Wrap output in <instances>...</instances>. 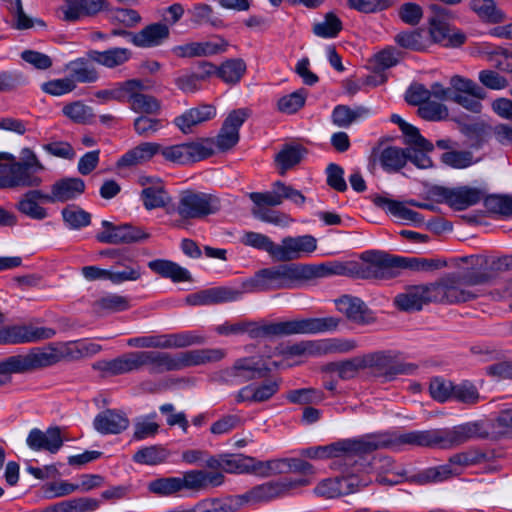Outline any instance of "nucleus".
<instances>
[{
  "mask_svg": "<svg viewBox=\"0 0 512 512\" xmlns=\"http://www.w3.org/2000/svg\"><path fill=\"white\" fill-rule=\"evenodd\" d=\"M355 270L350 266L341 262H329L319 265H303L301 264V272L303 279H309L313 277H326L331 275H357L360 278L363 270Z\"/></svg>",
  "mask_w": 512,
  "mask_h": 512,
  "instance_id": "obj_33",
  "label": "nucleus"
},
{
  "mask_svg": "<svg viewBox=\"0 0 512 512\" xmlns=\"http://www.w3.org/2000/svg\"><path fill=\"white\" fill-rule=\"evenodd\" d=\"M365 368H373L377 377L384 381H391L398 375H410L417 369L411 363H404L398 360V354L394 351H378L367 354L363 357Z\"/></svg>",
  "mask_w": 512,
  "mask_h": 512,
  "instance_id": "obj_11",
  "label": "nucleus"
},
{
  "mask_svg": "<svg viewBox=\"0 0 512 512\" xmlns=\"http://www.w3.org/2000/svg\"><path fill=\"white\" fill-rule=\"evenodd\" d=\"M485 208L492 214L509 217L512 215V197L507 195H489L482 199Z\"/></svg>",
  "mask_w": 512,
  "mask_h": 512,
  "instance_id": "obj_56",
  "label": "nucleus"
},
{
  "mask_svg": "<svg viewBox=\"0 0 512 512\" xmlns=\"http://www.w3.org/2000/svg\"><path fill=\"white\" fill-rule=\"evenodd\" d=\"M491 275L486 272L468 270L464 275L449 274L432 283L434 302L442 304H458L476 299L479 294L472 286L486 284Z\"/></svg>",
  "mask_w": 512,
  "mask_h": 512,
  "instance_id": "obj_2",
  "label": "nucleus"
},
{
  "mask_svg": "<svg viewBox=\"0 0 512 512\" xmlns=\"http://www.w3.org/2000/svg\"><path fill=\"white\" fill-rule=\"evenodd\" d=\"M117 232V244H130L141 242L149 238V234L146 233L141 227L133 226L131 224L118 225Z\"/></svg>",
  "mask_w": 512,
  "mask_h": 512,
  "instance_id": "obj_64",
  "label": "nucleus"
},
{
  "mask_svg": "<svg viewBox=\"0 0 512 512\" xmlns=\"http://www.w3.org/2000/svg\"><path fill=\"white\" fill-rule=\"evenodd\" d=\"M246 72L242 59H229L218 67V77L228 84H236Z\"/></svg>",
  "mask_w": 512,
  "mask_h": 512,
  "instance_id": "obj_50",
  "label": "nucleus"
},
{
  "mask_svg": "<svg viewBox=\"0 0 512 512\" xmlns=\"http://www.w3.org/2000/svg\"><path fill=\"white\" fill-rule=\"evenodd\" d=\"M479 430L480 425L476 422H467L446 429H433L435 447L447 449L461 445L476 437Z\"/></svg>",
  "mask_w": 512,
  "mask_h": 512,
  "instance_id": "obj_17",
  "label": "nucleus"
},
{
  "mask_svg": "<svg viewBox=\"0 0 512 512\" xmlns=\"http://www.w3.org/2000/svg\"><path fill=\"white\" fill-rule=\"evenodd\" d=\"M302 455L310 459H331L330 469H343L346 467L344 458L349 460L350 455H364L362 438L340 439L328 445L309 447L302 451Z\"/></svg>",
  "mask_w": 512,
  "mask_h": 512,
  "instance_id": "obj_8",
  "label": "nucleus"
},
{
  "mask_svg": "<svg viewBox=\"0 0 512 512\" xmlns=\"http://www.w3.org/2000/svg\"><path fill=\"white\" fill-rule=\"evenodd\" d=\"M302 279L301 264H282L257 272L250 291L293 288Z\"/></svg>",
  "mask_w": 512,
  "mask_h": 512,
  "instance_id": "obj_7",
  "label": "nucleus"
},
{
  "mask_svg": "<svg viewBox=\"0 0 512 512\" xmlns=\"http://www.w3.org/2000/svg\"><path fill=\"white\" fill-rule=\"evenodd\" d=\"M370 164H379L387 173L399 172L406 165V148L387 146L373 148L370 155Z\"/></svg>",
  "mask_w": 512,
  "mask_h": 512,
  "instance_id": "obj_20",
  "label": "nucleus"
},
{
  "mask_svg": "<svg viewBox=\"0 0 512 512\" xmlns=\"http://www.w3.org/2000/svg\"><path fill=\"white\" fill-rule=\"evenodd\" d=\"M133 52L129 48L112 47L104 51L90 50L87 56L94 63L108 69H114L126 64L132 58Z\"/></svg>",
  "mask_w": 512,
  "mask_h": 512,
  "instance_id": "obj_34",
  "label": "nucleus"
},
{
  "mask_svg": "<svg viewBox=\"0 0 512 512\" xmlns=\"http://www.w3.org/2000/svg\"><path fill=\"white\" fill-rule=\"evenodd\" d=\"M374 203L403 221L414 224H422L424 222V217L420 213L407 208L402 202L378 196L374 199Z\"/></svg>",
  "mask_w": 512,
  "mask_h": 512,
  "instance_id": "obj_40",
  "label": "nucleus"
},
{
  "mask_svg": "<svg viewBox=\"0 0 512 512\" xmlns=\"http://www.w3.org/2000/svg\"><path fill=\"white\" fill-rule=\"evenodd\" d=\"M191 15V22L196 25L209 24L213 28H223L225 23L223 19L215 13L212 6L205 3H196L189 10Z\"/></svg>",
  "mask_w": 512,
  "mask_h": 512,
  "instance_id": "obj_45",
  "label": "nucleus"
},
{
  "mask_svg": "<svg viewBox=\"0 0 512 512\" xmlns=\"http://www.w3.org/2000/svg\"><path fill=\"white\" fill-rule=\"evenodd\" d=\"M337 310L350 321L367 325L375 321V317L366 304L357 297L344 295L336 301Z\"/></svg>",
  "mask_w": 512,
  "mask_h": 512,
  "instance_id": "obj_25",
  "label": "nucleus"
},
{
  "mask_svg": "<svg viewBox=\"0 0 512 512\" xmlns=\"http://www.w3.org/2000/svg\"><path fill=\"white\" fill-rule=\"evenodd\" d=\"M361 259L367 263L361 274L363 279L388 280L397 277L403 269L430 271L438 268L432 259L403 257L379 250L366 251Z\"/></svg>",
  "mask_w": 512,
  "mask_h": 512,
  "instance_id": "obj_1",
  "label": "nucleus"
},
{
  "mask_svg": "<svg viewBox=\"0 0 512 512\" xmlns=\"http://www.w3.org/2000/svg\"><path fill=\"white\" fill-rule=\"evenodd\" d=\"M464 135L476 148L482 147L493 138V126L485 122H476L463 127Z\"/></svg>",
  "mask_w": 512,
  "mask_h": 512,
  "instance_id": "obj_49",
  "label": "nucleus"
},
{
  "mask_svg": "<svg viewBox=\"0 0 512 512\" xmlns=\"http://www.w3.org/2000/svg\"><path fill=\"white\" fill-rule=\"evenodd\" d=\"M460 474L461 469L454 467L449 459L447 463L424 469L421 472L410 476L407 480L410 483L425 485L429 483L443 482L452 477L459 476Z\"/></svg>",
  "mask_w": 512,
  "mask_h": 512,
  "instance_id": "obj_32",
  "label": "nucleus"
},
{
  "mask_svg": "<svg viewBox=\"0 0 512 512\" xmlns=\"http://www.w3.org/2000/svg\"><path fill=\"white\" fill-rule=\"evenodd\" d=\"M317 249V240L312 235L288 236L277 245L276 261L298 260Z\"/></svg>",
  "mask_w": 512,
  "mask_h": 512,
  "instance_id": "obj_16",
  "label": "nucleus"
},
{
  "mask_svg": "<svg viewBox=\"0 0 512 512\" xmlns=\"http://www.w3.org/2000/svg\"><path fill=\"white\" fill-rule=\"evenodd\" d=\"M61 215L66 226L73 230H80L91 223V214L76 205L66 206Z\"/></svg>",
  "mask_w": 512,
  "mask_h": 512,
  "instance_id": "obj_48",
  "label": "nucleus"
},
{
  "mask_svg": "<svg viewBox=\"0 0 512 512\" xmlns=\"http://www.w3.org/2000/svg\"><path fill=\"white\" fill-rule=\"evenodd\" d=\"M486 191L481 188L460 186L453 189H445L443 192L446 203L455 210H465L479 203Z\"/></svg>",
  "mask_w": 512,
  "mask_h": 512,
  "instance_id": "obj_24",
  "label": "nucleus"
},
{
  "mask_svg": "<svg viewBox=\"0 0 512 512\" xmlns=\"http://www.w3.org/2000/svg\"><path fill=\"white\" fill-rule=\"evenodd\" d=\"M159 153L167 161L184 165L209 158L213 155L214 150L208 141H197L161 146Z\"/></svg>",
  "mask_w": 512,
  "mask_h": 512,
  "instance_id": "obj_14",
  "label": "nucleus"
},
{
  "mask_svg": "<svg viewBox=\"0 0 512 512\" xmlns=\"http://www.w3.org/2000/svg\"><path fill=\"white\" fill-rule=\"evenodd\" d=\"M233 506L228 499L210 498L198 502L193 508L188 510H178V512H233Z\"/></svg>",
  "mask_w": 512,
  "mask_h": 512,
  "instance_id": "obj_63",
  "label": "nucleus"
},
{
  "mask_svg": "<svg viewBox=\"0 0 512 512\" xmlns=\"http://www.w3.org/2000/svg\"><path fill=\"white\" fill-rule=\"evenodd\" d=\"M110 10L107 0H64L59 11L61 19L66 22H76L84 17H92L101 11Z\"/></svg>",
  "mask_w": 512,
  "mask_h": 512,
  "instance_id": "obj_19",
  "label": "nucleus"
},
{
  "mask_svg": "<svg viewBox=\"0 0 512 512\" xmlns=\"http://www.w3.org/2000/svg\"><path fill=\"white\" fill-rule=\"evenodd\" d=\"M160 374L166 371H178L186 367L201 364L199 349L183 351L172 355L167 352H159Z\"/></svg>",
  "mask_w": 512,
  "mask_h": 512,
  "instance_id": "obj_29",
  "label": "nucleus"
},
{
  "mask_svg": "<svg viewBox=\"0 0 512 512\" xmlns=\"http://www.w3.org/2000/svg\"><path fill=\"white\" fill-rule=\"evenodd\" d=\"M162 349L185 348L191 345L204 344L206 339L192 331L161 335Z\"/></svg>",
  "mask_w": 512,
  "mask_h": 512,
  "instance_id": "obj_46",
  "label": "nucleus"
},
{
  "mask_svg": "<svg viewBox=\"0 0 512 512\" xmlns=\"http://www.w3.org/2000/svg\"><path fill=\"white\" fill-rule=\"evenodd\" d=\"M86 189L83 179L78 177H66L55 181L51 185L48 194L49 203H64L80 197Z\"/></svg>",
  "mask_w": 512,
  "mask_h": 512,
  "instance_id": "obj_22",
  "label": "nucleus"
},
{
  "mask_svg": "<svg viewBox=\"0 0 512 512\" xmlns=\"http://www.w3.org/2000/svg\"><path fill=\"white\" fill-rule=\"evenodd\" d=\"M342 21L332 12L325 14L322 21L313 25V33L321 38H335L342 30Z\"/></svg>",
  "mask_w": 512,
  "mask_h": 512,
  "instance_id": "obj_53",
  "label": "nucleus"
},
{
  "mask_svg": "<svg viewBox=\"0 0 512 512\" xmlns=\"http://www.w3.org/2000/svg\"><path fill=\"white\" fill-rule=\"evenodd\" d=\"M7 360L6 371L22 374L55 365L61 361V355L55 344L50 343L46 347L32 348L27 354L9 356Z\"/></svg>",
  "mask_w": 512,
  "mask_h": 512,
  "instance_id": "obj_9",
  "label": "nucleus"
},
{
  "mask_svg": "<svg viewBox=\"0 0 512 512\" xmlns=\"http://www.w3.org/2000/svg\"><path fill=\"white\" fill-rule=\"evenodd\" d=\"M362 455H350L349 460L343 459V462L346 464L343 469H332L333 471H337L340 473L339 476L334 477L338 479L340 484V489L351 490V494L357 492L361 487L366 486L361 479H359L358 474L361 471V464L358 463L357 457H361Z\"/></svg>",
  "mask_w": 512,
  "mask_h": 512,
  "instance_id": "obj_36",
  "label": "nucleus"
},
{
  "mask_svg": "<svg viewBox=\"0 0 512 512\" xmlns=\"http://www.w3.org/2000/svg\"><path fill=\"white\" fill-rule=\"evenodd\" d=\"M441 162L454 169H465L475 163L473 153L466 150L446 151L441 155Z\"/></svg>",
  "mask_w": 512,
  "mask_h": 512,
  "instance_id": "obj_58",
  "label": "nucleus"
},
{
  "mask_svg": "<svg viewBox=\"0 0 512 512\" xmlns=\"http://www.w3.org/2000/svg\"><path fill=\"white\" fill-rule=\"evenodd\" d=\"M285 472L299 473L304 476L303 478L309 479L310 481V477L314 476L316 473L312 464L299 458H286L268 461L267 476Z\"/></svg>",
  "mask_w": 512,
  "mask_h": 512,
  "instance_id": "obj_35",
  "label": "nucleus"
},
{
  "mask_svg": "<svg viewBox=\"0 0 512 512\" xmlns=\"http://www.w3.org/2000/svg\"><path fill=\"white\" fill-rule=\"evenodd\" d=\"M147 265L154 273L174 282L190 280L189 271L170 260L156 259L149 261Z\"/></svg>",
  "mask_w": 512,
  "mask_h": 512,
  "instance_id": "obj_42",
  "label": "nucleus"
},
{
  "mask_svg": "<svg viewBox=\"0 0 512 512\" xmlns=\"http://www.w3.org/2000/svg\"><path fill=\"white\" fill-rule=\"evenodd\" d=\"M308 485L310 480L306 478H282L254 486L238 498L242 502L251 504L269 502L286 495L292 489Z\"/></svg>",
  "mask_w": 512,
  "mask_h": 512,
  "instance_id": "obj_10",
  "label": "nucleus"
},
{
  "mask_svg": "<svg viewBox=\"0 0 512 512\" xmlns=\"http://www.w3.org/2000/svg\"><path fill=\"white\" fill-rule=\"evenodd\" d=\"M216 116V108L210 104H202L186 110L174 119V124L184 134L193 132V129Z\"/></svg>",
  "mask_w": 512,
  "mask_h": 512,
  "instance_id": "obj_26",
  "label": "nucleus"
},
{
  "mask_svg": "<svg viewBox=\"0 0 512 512\" xmlns=\"http://www.w3.org/2000/svg\"><path fill=\"white\" fill-rule=\"evenodd\" d=\"M134 85L135 83L130 82V80L118 82L111 89H103L97 91L95 93V97L100 99L102 102H108L111 100L125 102L127 98V92H131Z\"/></svg>",
  "mask_w": 512,
  "mask_h": 512,
  "instance_id": "obj_60",
  "label": "nucleus"
},
{
  "mask_svg": "<svg viewBox=\"0 0 512 512\" xmlns=\"http://www.w3.org/2000/svg\"><path fill=\"white\" fill-rule=\"evenodd\" d=\"M286 399L293 404H317L324 400V393L314 388H301L289 391Z\"/></svg>",
  "mask_w": 512,
  "mask_h": 512,
  "instance_id": "obj_59",
  "label": "nucleus"
},
{
  "mask_svg": "<svg viewBox=\"0 0 512 512\" xmlns=\"http://www.w3.org/2000/svg\"><path fill=\"white\" fill-rule=\"evenodd\" d=\"M473 269L476 272H486L491 275V280L497 273L506 271L504 257H485L481 255L471 256Z\"/></svg>",
  "mask_w": 512,
  "mask_h": 512,
  "instance_id": "obj_55",
  "label": "nucleus"
},
{
  "mask_svg": "<svg viewBox=\"0 0 512 512\" xmlns=\"http://www.w3.org/2000/svg\"><path fill=\"white\" fill-rule=\"evenodd\" d=\"M268 461H258L253 457L238 455L224 456L223 471L227 473H256L267 476Z\"/></svg>",
  "mask_w": 512,
  "mask_h": 512,
  "instance_id": "obj_30",
  "label": "nucleus"
},
{
  "mask_svg": "<svg viewBox=\"0 0 512 512\" xmlns=\"http://www.w3.org/2000/svg\"><path fill=\"white\" fill-rule=\"evenodd\" d=\"M363 454L378 449L401 450L405 446L435 447L434 431H392L362 436Z\"/></svg>",
  "mask_w": 512,
  "mask_h": 512,
  "instance_id": "obj_4",
  "label": "nucleus"
},
{
  "mask_svg": "<svg viewBox=\"0 0 512 512\" xmlns=\"http://www.w3.org/2000/svg\"><path fill=\"white\" fill-rule=\"evenodd\" d=\"M306 153L307 150L302 145H283L281 150L275 155V162L278 166L280 175H285L289 169L298 165L302 161Z\"/></svg>",
  "mask_w": 512,
  "mask_h": 512,
  "instance_id": "obj_41",
  "label": "nucleus"
},
{
  "mask_svg": "<svg viewBox=\"0 0 512 512\" xmlns=\"http://www.w3.org/2000/svg\"><path fill=\"white\" fill-rule=\"evenodd\" d=\"M241 242L245 246L267 252L272 259L276 260L278 244L274 243L267 235L248 231L243 234Z\"/></svg>",
  "mask_w": 512,
  "mask_h": 512,
  "instance_id": "obj_51",
  "label": "nucleus"
},
{
  "mask_svg": "<svg viewBox=\"0 0 512 512\" xmlns=\"http://www.w3.org/2000/svg\"><path fill=\"white\" fill-rule=\"evenodd\" d=\"M140 198L147 210L163 208L170 201V197L161 180H156L155 185L145 187L141 191Z\"/></svg>",
  "mask_w": 512,
  "mask_h": 512,
  "instance_id": "obj_43",
  "label": "nucleus"
},
{
  "mask_svg": "<svg viewBox=\"0 0 512 512\" xmlns=\"http://www.w3.org/2000/svg\"><path fill=\"white\" fill-rule=\"evenodd\" d=\"M480 394L476 386L468 381L455 385L452 399L467 405H474L480 401Z\"/></svg>",
  "mask_w": 512,
  "mask_h": 512,
  "instance_id": "obj_61",
  "label": "nucleus"
},
{
  "mask_svg": "<svg viewBox=\"0 0 512 512\" xmlns=\"http://www.w3.org/2000/svg\"><path fill=\"white\" fill-rule=\"evenodd\" d=\"M432 289V283L408 286L395 296L394 304L401 311H420L424 305L434 302Z\"/></svg>",
  "mask_w": 512,
  "mask_h": 512,
  "instance_id": "obj_18",
  "label": "nucleus"
},
{
  "mask_svg": "<svg viewBox=\"0 0 512 512\" xmlns=\"http://www.w3.org/2000/svg\"><path fill=\"white\" fill-rule=\"evenodd\" d=\"M307 94V90L301 88L295 92L281 97L277 103L278 110L286 114L296 113L304 106Z\"/></svg>",
  "mask_w": 512,
  "mask_h": 512,
  "instance_id": "obj_57",
  "label": "nucleus"
},
{
  "mask_svg": "<svg viewBox=\"0 0 512 512\" xmlns=\"http://www.w3.org/2000/svg\"><path fill=\"white\" fill-rule=\"evenodd\" d=\"M220 209L221 201L215 194L192 189L182 191L176 205V212L183 220H201Z\"/></svg>",
  "mask_w": 512,
  "mask_h": 512,
  "instance_id": "obj_5",
  "label": "nucleus"
},
{
  "mask_svg": "<svg viewBox=\"0 0 512 512\" xmlns=\"http://www.w3.org/2000/svg\"><path fill=\"white\" fill-rule=\"evenodd\" d=\"M270 369L264 365H260L253 358H240L234 364L221 370L219 380L225 384L239 385L251 380L265 378Z\"/></svg>",
  "mask_w": 512,
  "mask_h": 512,
  "instance_id": "obj_15",
  "label": "nucleus"
},
{
  "mask_svg": "<svg viewBox=\"0 0 512 512\" xmlns=\"http://www.w3.org/2000/svg\"><path fill=\"white\" fill-rule=\"evenodd\" d=\"M161 145L153 142H144L126 152L118 161V167H131L150 160L159 153Z\"/></svg>",
  "mask_w": 512,
  "mask_h": 512,
  "instance_id": "obj_39",
  "label": "nucleus"
},
{
  "mask_svg": "<svg viewBox=\"0 0 512 512\" xmlns=\"http://www.w3.org/2000/svg\"><path fill=\"white\" fill-rule=\"evenodd\" d=\"M151 493L158 496H171L183 490L181 477H162L148 484Z\"/></svg>",
  "mask_w": 512,
  "mask_h": 512,
  "instance_id": "obj_54",
  "label": "nucleus"
},
{
  "mask_svg": "<svg viewBox=\"0 0 512 512\" xmlns=\"http://www.w3.org/2000/svg\"><path fill=\"white\" fill-rule=\"evenodd\" d=\"M170 36L165 23L156 22L145 26L133 36V45L140 48H152L163 44Z\"/></svg>",
  "mask_w": 512,
  "mask_h": 512,
  "instance_id": "obj_31",
  "label": "nucleus"
},
{
  "mask_svg": "<svg viewBox=\"0 0 512 512\" xmlns=\"http://www.w3.org/2000/svg\"><path fill=\"white\" fill-rule=\"evenodd\" d=\"M471 10L484 22L501 23L505 21V13L496 6L494 0H470Z\"/></svg>",
  "mask_w": 512,
  "mask_h": 512,
  "instance_id": "obj_44",
  "label": "nucleus"
},
{
  "mask_svg": "<svg viewBox=\"0 0 512 512\" xmlns=\"http://www.w3.org/2000/svg\"><path fill=\"white\" fill-rule=\"evenodd\" d=\"M28 447L34 451L57 453L63 445L59 427H49L46 431L33 428L26 439Z\"/></svg>",
  "mask_w": 512,
  "mask_h": 512,
  "instance_id": "obj_21",
  "label": "nucleus"
},
{
  "mask_svg": "<svg viewBox=\"0 0 512 512\" xmlns=\"http://www.w3.org/2000/svg\"><path fill=\"white\" fill-rule=\"evenodd\" d=\"M169 457V452L162 446L153 445L139 449L133 455V461L143 465H157Z\"/></svg>",
  "mask_w": 512,
  "mask_h": 512,
  "instance_id": "obj_52",
  "label": "nucleus"
},
{
  "mask_svg": "<svg viewBox=\"0 0 512 512\" xmlns=\"http://www.w3.org/2000/svg\"><path fill=\"white\" fill-rule=\"evenodd\" d=\"M21 160L17 161L15 156L8 152H0V160L13 161L24 188H37L42 185L43 179L38 175L45 170L38 156L30 148L21 150Z\"/></svg>",
  "mask_w": 512,
  "mask_h": 512,
  "instance_id": "obj_13",
  "label": "nucleus"
},
{
  "mask_svg": "<svg viewBox=\"0 0 512 512\" xmlns=\"http://www.w3.org/2000/svg\"><path fill=\"white\" fill-rule=\"evenodd\" d=\"M339 320L334 317L295 318L263 324L251 330L252 337H285L298 334H317L335 330Z\"/></svg>",
  "mask_w": 512,
  "mask_h": 512,
  "instance_id": "obj_3",
  "label": "nucleus"
},
{
  "mask_svg": "<svg viewBox=\"0 0 512 512\" xmlns=\"http://www.w3.org/2000/svg\"><path fill=\"white\" fill-rule=\"evenodd\" d=\"M280 379L266 380L241 388L236 394V402L262 403L270 400L280 389Z\"/></svg>",
  "mask_w": 512,
  "mask_h": 512,
  "instance_id": "obj_23",
  "label": "nucleus"
},
{
  "mask_svg": "<svg viewBox=\"0 0 512 512\" xmlns=\"http://www.w3.org/2000/svg\"><path fill=\"white\" fill-rule=\"evenodd\" d=\"M383 467H386L385 472L387 475H378L377 482L380 484H385L389 486H394L402 481L406 480L409 477H406V470L402 467H396L393 463V461L390 458H384L382 460Z\"/></svg>",
  "mask_w": 512,
  "mask_h": 512,
  "instance_id": "obj_62",
  "label": "nucleus"
},
{
  "mask_svg": "<svg viewBox=\"0 0 512 512\" xmlns=\"http://www.w3.org/2000/svg\"><path fill=\"white\" fill-rule=\"evenodd\" d=\"M130 82L135 83L131 92H127L126 101L130 103V108L136 113H157L160 110V102L154 96L142 93L145 89L143 81L130 79Z\"/></svg>",
  "mask_w": 512,
  "mask_h": 512,
  "instance_id": "obj_28",
  "label": "nucleus"
},
{
  "mask_svg": "<svg viewBox=\"0 0 512 512\" xmlns=\"http://www.w3.org/2000/svg\"><path fill=\"white\" fill-rule=\"evenodd\" d=\"M93 426L102 435L119 434L128 428L129 419L121 411L106 409L96 415Z\"/></svg>",
  "mask_w": 512,
  "mask_h": 512,
  "instance_id": "obj_27",
  "label": "nucleus"
},
{
  "mask_svg": "<svg viewBox=\"0 0 512 512\" xmlns=\"http://www.w3.org/2000/svg\"><path fill=\"white\" fill-rule=\"evenodd\" d=\"M110 375H121L147 367L150 374H160L159 351H134L97 364Z\"/></svg>",
  "mask_w": 512,
  "mask_h": 512,
  "instance_id": "obj_6",
  "label": "nucleus"
},
{
  "mask_svg": "<svg viewBox=\"0 0 512 512\" xmlns=\"http://www.w3.org/2000/svg\"><path fill=\"white\" fill-rule=\"evenodd\" d=\"M38 200L49 203L48 194L38 189H31L18 201L16 208L32 219L43 220L47 217V211L37 203Z\"/></svg>",
  "mask_w": 512,
  "mask_h": 512,
  "instance_id": "obj_37",
  "label": "nucleus"
},
{
  "mask_svg": "<svg viewBox=\"0 0 512 512\" xmlns=\"http://www.w3.org/2000/svg\"><path fill=\"white\" fill-rule=\"evenodd\" d=\"M5 321L0 312V325ZM56 335V330L51 327L28 325H10L0 328V344H24L48 340Z\"/></svg>",
  "mask_w": 512,
  "mask_h": 512,
  "instance_id": "obj_12",
  "label": "nucleus"
},
{
  "mask_svg": "<svg viewBox=\"0 0 512 512\" xmlns=\"http://www.w3.org/2000/svg\"><path fill=\"white\" fill-rule=\"evenodd\" d=\"M66 69L69 73V79H73V84L93 83L99 79V73L88 56L87 58L81 57L70 61L66 65Z\"/></svg>",
  "mask_w": 512,
  "mask_h": 512,
  "instance_id": "obj_38",
  "label": "nucleus"
},
{
  "mask_svg": "<svg viewBox=\"0 0 512 512\" xmlns=\"http://www.w3.org/2000/svg\"><path fill=\"white\" fill-rule=\"evenodd\" d=\"M93 311L98 314L115 313L129 309V299L118 294H107L93 303Z\"/></svg>",
  "mask_w": 512,
  "mask_h": 512,
  "instance_id": "obj_47",
  "label": "nucleus"
}]
</instances>
